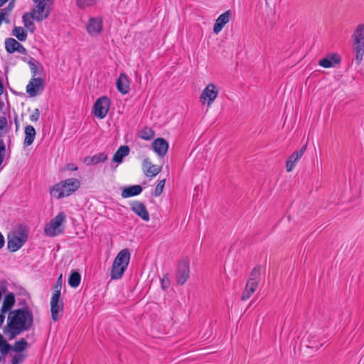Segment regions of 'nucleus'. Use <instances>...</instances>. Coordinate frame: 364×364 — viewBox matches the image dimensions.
Returning <instances> with one entry per match:
<instances>
[{"instance_id":"obj_1","label":"nucleus","mask_w":364,"mask_h":364,"mask_svg":"<svg viewBox=\"0 0 364 364\" xmlns=\"http://www.w3.org/2000/svg\"><path fill=\"white\" fill-rule=\"evenodd\" d=\"M33 324V315L28 307L12 311L8 317L9 338H14L21 332L30 330Z\"/></svg>"},{"instance_id":"obj_2","label":"nucleus","mask_w":364,"mask_h":364,"mask_svg":"<svg viewBox=\"0 0 364 364\" xmlns=\"http://www.w3.org/2000/svg\"><path fill=\"white\" fill-rule=\"evenodd\" d=\"M80 186L78 179L70 178L56 183L50 189V195L57 199L63 198L73 194Z\"/></svg>"},{"instance_id":"obj_3","label":"nucleus","mask_w":364,"mask_h":364,"mask_svg":"<svg viewBox=\"0 0 364 364\" xmlns=\"http://www.w3.org/2000/svg\"><path fill=\"white\" fill-rule=\"evenodd\" d=\"M129 259L130 252L128 249H124L117 254L112 266L110 275L112 279H118L122 277Z\"/></svg>"},{"instance_id":"obj_4","label":"nucleus","mask_w":364,"mask_h":364,"mask_svg":"<svg viewBox=\"0 0 364 364\" xmlns=\"http://www.w3.org/2000/svg\"><path fill=\"white\" fill-rule=\"evenodd\" d=\"M353 46L355 53V61L360 63L364 55V24H359L353 35Z\"/></svg>"},{"instance_id":"obj_5","label":"nucleus","mask_w":364,"mask_h":364,"mask_svg":"<svg viewBox=\"0 0 364 364\" xmlns=\"http://www.w3.org/2000/svg\"><path fill=\"white\" fill-rule=\"evenodd\" d=\"M65 218L66 215L63 212L59 213L46 225L44 228L45 234L49 237H55L63 233L64 231L63 223L65 220Z\"/></svg>"},{"instance_id":"obj_6","label":"nucleus","mask_w":364,"mask_h":364,"mask_svg":"<svg viewBox=\"0 0 364 364\" xmlns=\"http://www.w3.org/2000/svg\"><path fill=\"white\" fill-rule=\"evenodd\" d=\"M36 4V7L30 13L31 18L37 21H42L49 16L50 12V7L45 2V0H39Z\"/></svg>"},{"instance_id":"obj_7","label":"nucleus","mask_w":364,"mask_h":364,"mask_svg":"<svg viewBox=\"0 0 364 364\" xmlns=\"http://www.w3.org/2000/svg\"><path fill=\"white\" fill-rule=\"evenodd\" d=\"M27 238V235L23 232L9 235L7 248L12 252H16L24 245Z\"/></svg>"},{"instance_id":"obj_8","label":"nucleus","mask_w":364,"mask_h":364,"mask_svg":"<svg viewBox=\"0 0 364 364\" xmlns=\"http://www.w3.org/2000/svg\"><path fill=\"white\" fill-rule=\"evenodd\" d=\"M110 106V100L106 96H102L98 98L94 104L93 112L94 114L100 118H105L109 111Z\"/></svg>"},{"instance_id":"obj_9","label":"nucleus","mask_w":364,"mask_h":364,"mask_svg":"<svg viewBox=\"0 0 364 364\" xmlns=\"http://www.w3.org/2000/svg\"><path fill=\"white\" fill-rule=\"evenodd\" d=\"M189 263L187 260H181L178 262L176 269V278L178 284H184L189 277Z\"/></svg>"},{"instance_id":"obj_10","label":"nucleus","mask_w":364,"mask_h":364,"mask_svg":"<svg viewBox=\"0 0 364 364\" xmlns=\"http://www.w3.org/2000/svg\"><path fill=\"white\" fill-rule=\"evenodd\" d=\"M218 95V89L217 87L213 84L210 83L203 90L200 96V100L201 102L204 103L205 101L208 102V105H210L214 100L217 98Z\"/></svg>"},{"instance_id":"obj_11","label":"nucleus","mask_w":364,"mask_h":364,"mask_svg":"<svg viewBox=\"0 0 364 364\" xmlns=\"http://www.w3.org/2000/svg\"><path fill=\"white\" fill-rule=\"evenodd\" d=\"M63 311V302L60 297L52 296L50 299V313L51 318L54 321H57L61 317L59 314Z\"/></svg>"},{"instance_id":"obj_12","label":"nucleus","mask_w":364,"mask_h":364,"mask_svg":"<svg viewBox=\"0 0 364 364\" xmlns=\"http://www.w3.org/2000/svg\"><path fill=\"white\" fill-rule=\"evenodd\" d=\"M43 89V80L41 77H33L26 86V92L31 97L36 96Z\"/></svg>"},{"instance_id":"obj_13","label":"nucleus","mask_w":364,"mask_h":364,"mask_svg":"<svg viewBox=\"0 0 364 364\" xmlns=\"http://www.w3.org/2000/svg\"><path fill=\"white\" fill-rule=\"evenodd\" d=\"M86 27L90 36H97L102 31V19L101 18H90Z\"/></svg>"},{"instance_id":"obj_14","label":"nucleus","mask_w":364,"mask_h":364,"mask_svg":"<svg viewBox=\"0 0 364 364\" xmlns=\"http://www.w3.org/2000/svg\"><path fill=\"white\" fill-rule=\"evenodd\" d=\"M132 210L140 217L144 221H149L150 219L149 213L145 206V205L140 201L135 200L131 204Z\"/></svg>"},{"instance_id":"obj_15","label":"nucleus","mask_w":364,"mask_h":364,"mask_svg":"<svg viewBox=\"0 0 364 364\" xmlns=\"http://www.w3.org/2000/svg\"><path fill=\"white\" fill-rule=\"evenodd\" d=\"M231 15L230 10H228L218 17L213 26L214 33L218 34L222 31L225 24L230 21Z\"/></svg>"},{"instance_id":"obj_16","label":"nucleus","mask_w":364,"mask_h":364,"mask_svg":"<svg viewBox=\"0 0 364 364\" xmlns=\"http://www.w3.org/2000/svg\"><path fill=\"white\" fill-rule=\"evenodd\" d=\"M307 145H304L299 150L294 151L286 161L287 171L290 172L295 166L296 161L303 156Z\"/></svg>"},{"instance_id":"obj_17","label":"nucleus","mask_w":364,"mask_h":364,"mask_svg":"<svg viewBox=\"0 0 364 364\" xmlns=\"http://www.w3.org/2000/svg\"><path fill=\"white\" fill-rule=\"evenodd\" d=\"M154 151L160 156H164L168 151V144L164 138H157L151 144Z\"/></svg>"},{"instance_id":"obj_18","label":"nucleus","mask_w":364,"mask_h":364,"mask_svg":"<svg viewBox=\"0 0 364 364\" xmlns=\"http://www.w3.org/2000/svg\"><path fill=\"white\" fill-rule=\"evenodd\" d=\"M341 61V56L338 53H333L320 60L318 65L323 68H328L333 67L335 64H339Z\"/></svg>"},{"instance_id":"obj_19","label":"nucleus","mask_w":364,"mask_h":364,"mask_svg":"<svg viewBox=\"0 0 364 364\" xmlns=\"http://www.w3.org/2000/svg\"><path fill=\"white\" fill-rule=\"evenodd\" d=\"M143 170L147 177H154L161 172V167L152 164L149 159H145L143 161Z\"/></svg>"},{"instance_id":"obj_20","label":"nucleus","mask_w":364,"mask_h":364,"mask_svg":"<svg viewBox=\"0 0 364 364\" xmlns=\"http://www.w3.org/2000/svg\"><path fill=\"white\" fill-rule=\"evenodd\" d=\"M25 138L23 141V145L28 146L31 145L36 138V132L35 128L32 125H26L24 129Z\"/></svg>"},{"instance_id":"obj_21","label":"nucleus","mask_w":364,"mask_h":364,"mask_svg":"<svg viewBox=\"0 0 364 364\" xmlns=\"http://www.w3.org/2000/svg\"><path fill=\"white\" fill-rule=\"evenodd\" d=\"M117 87L122 94H127L129 91V82L124 74H121L117 81Z\"/></svg>"},{"instance_id":"obj_22","label":"nucleus","mask_w":364,"mask_h":364,"mask_svg":"<svg viewBox=\"0 0 364 364\" xmlns=\"http://www.w3.org/2000/svg\"><path fill=\"white\" fill-rule=\"evenodd\" d=\"M107 155L105 153L101 152V153H99L94 156H86L84 159L83 161L87 166H91V165L97 164L100 162H104L107 160Z\"/></svg>"},{"instance_id":"obj_23","label":"nucleus","mask_w":364,"mask_h":364,"mask_svg":"<svg viewBox=\"0 0 364 364\" xmlns=\"http://www.w3.org/2000/svg\"><path fill=\"white\" fill-rule=\"evenodd\" d=\"M130 152V149L128 146H121L113 156L112 161L114 162L120 164L122 162L123 159L128 156Z\"/></svg>"},{"instance_id":"obj_24","label":"nucleus","mask_w":364,"mask_h":364,"mask_svg":"<svg viewBox=\"0 0 364 364\" xmlns=\"http://www.w3.org/2000/svg\"><path fill=\"white\" fill-rule=\"evenodd\" d=\"M142 191V188L140 185L131 186L122 191L121 196L124 198L132 197L140 194Z\"/></svg>"},{"instance_id":"obj_25","label":"nucleus","mask_w":364,"mask_h":364,"mask_svg":"<svg viewBox=\"0 0 364 364\" xmlns=\"http://www.w3.org/2000/svg\"><path fill=\"white\" fill-rule=\"evenodd\" d=\"M258 285L255 284V283H246L245 289L241 296V300L246 301L250 298L252 294L256 291Z\"/></svg>"},{"instance_id":"obj_26","label":"nucleus","mask_w":364,"mask_h":364,"mask_svg":"<svg viewBox=\"0 0 364 364\" xmlns=\"http://www.w3.org/2000/svg\"><path fill=\"white\" fill-rule=\"evenodd\" d=\"M81 281V275L80 274L75 270L72 271L69 278H68V284L71 287L76 288L77 287Z\"/></svg>"},{"instance_id":"obj_27","label":"nucleus","mask_w":364,"mask_h":364,"mask_svg":"<svg viewBox=\"0 0 364 364\" xmlns=\"http://www.w3.org/2000/svg\"><path fill=\"white\" fill-rule=\"evenodd\" d=\"M19 44H20V43H18L14 38H6L5 41L6 50L9 53H13L16 50Z\"/></svg>"},{"instance_id":"obj_28","label":"nucleus","mask_w":364,"mask_h":364,"mask_svg":"<svg viewBox=\"0 0 364 364\" xmlns=\"http://www.w3.org/2000/svg\"><path fill=\"white\" fill-rule=\"evenodd\" d=\"M15 303V298L13 294H9L5 296L1 310L6 312L11 309Z\"/></svg>"},{"instance_id":"obj_29","label":"nucleus","mask_w":364,"mask_h":364,"mask_svg":"<svg viewBox=\"0 0 364 364\" xmlns=\"http://www.w3.org/2000/svg\"><path fill=\"white\" fill-rule=\"evenodd\" d=\"M260 279V267H255L251 272L250 278L247 282L248 283H255V284L258 285Z\"/></svg>"},{"instance_id":"obj_30","label":"nucleus","mask_w":364,"mask_h":364,"mask_svg":"<svg viewBox=\"0 0 364 364\" xmlns=\"http://www.w3.org/2000/svg\"><path fill=\"white\" fill-rule=\"evenodd\" d=\"M12 34L21 41H25L27 38L26 31L20 26L14 27Z\"/></svg>"},{"instance_id":"obj_31","label":"nucleus","mask_w":364,"mask_h":364,"mask_svg":"<svg viewBox=\"0 0 364 364\" xmlns=\"http://www.w3.org/2000/svg\"><path fill=\"white\" fill-rule=\"evenodd\" d=\"M154 136V132L149 127H144L139 132V136L144 140H151Z\"/></svg>"},{"instance_id":"obj_32","label":"nucleus","mask_w":364,"mask_h":364,"mask_svg":"<svg viewBox=\"0 0 364 364\" xmlns=\"http://www.w3.org/2000/svg\"><path fill=\"white\" fill-rule=\"evenodd\" d=\"M27 346L28 342L24 338H21L14 343V346L12 347V350L16 352H21L24 350Z\"/></svg>"},{"instance_id":"obj_33","label":"nucleus","mask_w":364,"mask_h":364,"mask_svg":"<svg viewBox=\"0 0 364 364\" xmlns=\"http://www.w3.org/2000/svg\"><path fill=\"white\" fill-rule=\"evenodd\" d=\"M96 0H76L77 6L80 9H85L87 7L95 5Z\"/></svg>"},{"instance_id":"obj_34","label":"nucleus","mask_w":364,"mask_h":364,"mask_svg":"<svg viewBox=\"0 0 364 364\" xmlns=\"http://www.w3.org/2000/svg\"><path fill=\"white\" fill-rule=\"evenodd\" d=\"M28 14H25L22 18L26 28H27L32 33L34 32L35 25L33 21H31L28 17Z\"/></svg>"},{"instance_id":"obj_35","label":"nucleus","mask_w":364,"mask_h":364,"mask_svg":"<svg viewBox=\"0 0 364 364\" xmlns=\"http://www.w3.org/2000/svg\"><path fill=\"white\" fill-rule=\"evenodd\" d=\"M28 64L29 65V67H30V69L33 74V76L35 77L38 74V62L36 60L31 58L28 62Z\"/></svg>"},{"instance_id":"obj_36","label":"nucleus","mask_w":364,"mask_h":364,"mask_svg":"<svg viewBox=\"0 0 364 364\" xmlns=\"http://www.w3.org/2000/svg\"><path fill=\"white\" fill-rule=\"evenodd\" d=\"M165 179L161 180L159 181L158 184L156 185L154 191L153 193V195L155 197L159 196L164 190V186H165Z\"/></svg>"},{"instance_id":"obj_37","label":"nucleus","mask_w":364,"mask_h":364,"mask_svg":"<svg viewBox=\"0 0 364 364\" xmlns=\"http://www.w3.org/2000/svg\"><path fill=\"white\" fill-rule=\"evenodd\" d=\"M11 350H12L11 346L6 340H4L0 345L1 354L7 355Z\"/></svg>"},{"instance_id":"obj_38","label":"nucleus","mask_w":364,"mask_h":364,"mask_svg":"<svg viewBox=\"0 0 364 364\" xmlns=\"http://www.w3.org/2000/svg\"><path fill=\"white\" fill-rule=\"evenodd\" d=\"M24 360V356L21 354L14 355L11 359V364H21Z\"/></svg>"},{"instance_id":"obj_39","label":"nucleus","mask_w":364,"mask_h":364,"mask_svg":"<svg viewBox=\"0 0 364 364\" xmlns=\"http://www.w3.org/2000/svg\"><path fill=\"white\" fill-rule=\"evenodd\" d=\"M40 117V111L38 108L33 110V114L30 116V120L31 122H36L38 120Z\"/></svg>"},{"instance_id":"obj_40","label":"nucleus","mask_w":364,"mask_h":364,"mask_svg":"<svg viewBox=\"0 0 364 364\" xmlns=\"http://www.w3.org/2000/svg\"><path fill=\"white\" fill-rule=\"evenodd\" d=\"M61 289L62 286L58 285V284H55L53 287V294L52 296H55L57 295V297H60Z\"/></svg>"},{"instance_id":"obj_41","label":"nucleus","mask_w":364,"mask_h":364,"mask_svg":"<svg viewBox=\"0 0 364 364\" xmlns=\"http://www.w3.org/2000/svg\"><path fill=\"white\" fill-rule=\"evenodd\" d=\"M7 125V119L5 117H0V130Z\"/></svg>"},{"instance_id":"obj_42","label":"nucleus","mask_w":364,"mask_h":364,"mask_svg":"<svg viewBox=\"0 0 364 364\" xmlns=\"http://www.w3.org/2000/svg\"><path fill=\"white\" fill-rule=\"evenodd\" d=\"M21 54H26V49L20 43L18 48L16 50Z\"/></svg>"},{"instance_id":"obj_43","label":"nucleus","mask_w":364,"mask_h":364,"mask_svg":"<svg viewBox=\"0 0 364 364\" xmlns=\"http://www.w3.org/2000/svg\"><path fill=\"white\" fill-rule=\"evenodd\" d=\"M66 168H67V170H70V171H77L78 168L74 164H68L66 165Z\"/></svg>"},{"instance_id":"obj_44","label":"nucleus","mask_w":364,"mask_h":364,"mask_svg":"<svg viewBox=\"0 0 364 364\" xmlns=\"http://www.w3.org/2000/svg\"><path fill=\"white\" fill-rule=\"evenodd\" d=\"M5 240L3 235L0 232V249L4 246Z\"/></svg>"},{"instance_id":"obj_45","label":"nucleus","mask_w":364,"mask_h":364,"mask_svg":"<svg viewBox=\"0 0 364 364\" xmlns=\"http://www.w3.org/2000/svg\"><path fill=\"white\" fill-rule=\"evenodd\" d=\"M63 279H62V274L60 275L58 279H57L55 284H58V285L62 286Z\"/></svg>"},{"instance_id":"obj_46","label":"nucleus","mask_w":364,"mask_h":364,"mask_svg":"<svg viewBox=\"0 0 364 364\" xmlns=\"http://www.w3.org/2000/svg\"><path fill=\"white\" fill-rule=\"evenodd\" d=\"M161 285H162V287L164 289L165 288V285H166V283H168V281L167 280L166 282L165 281L164 279H161Z\"/></svg>"},{"instance_id":"obj_47","label":"nucleus","mask_w":364,"mask_h":364,"mask_svg":"<svg viewBox=\"0 0 364 364\" xmlns=\"http://www.w3.org/2000/svg\"><path fill=\"white\" fill-rule=\"evenodd\" d=\"M6 355H3V354H1V355H0V362H1V361H3V360H4V359H5V356H6Z\"/></svg>"},{"instance_id":"obj_48","label":"nucleus","mask_w":364,"mask_h":364,"mask_svg":"<svg viewBox=\"0 0 364 364\" xmlns=\"http://www.w3.org/2000/svg\"><path fill=\"white\" fill-rule=\"evenodd\" d=\"M5 340L4 337L0 333V345Z\"/></svg>"},{"instance_id":"obj_49","label":"nucleus","mask_w":364,"mask_h":364,"mask_svg":"<svg viewBox=\"0 0 364 364\" xmlns=\"http://www.w3.org/2000/svg\"><path fill=\"white\" fill-rule=\"evenodd\" d=\"M8 0H0V6L4 4Z\"/></svg>"},{"instance_id":"obj_50","label":"nucleus","mask_w":364,"mask_h":364,"mask_svg":"<svg viewBox=\"0 0 364 364\" xmlns=\"http://www.w3.org/2000/svg\"><path fill=\"white\" fill-rule=\"evenodd\" d=\"M3 322V318H0V324Z\"/></svg>"}]
</instances>
